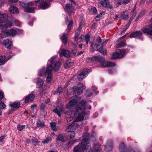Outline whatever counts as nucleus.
Returning a JSON list of instances; mask_svg holds the SVG:
<instances>
[{"mask_svg":"<svg viewBox=\"0 0 152 152\" xmlns=\"http://www.w3.org/2000/svg\"><path fill=\"white\" fill-rule=\"evenodd\" d=\"M66 107L70 110L75 109V112L69 110L66 113V119L68 122L72 121L75 116V121H82L84 117L86 109H91V106L87 105L84 100H82L78 102L76 99L72 98L70 101L67 104Z\"/></svg>","mask_w":152,"mask_h":152,"instance_id":"1","label":"nucleus"},{"mask_svg":"<svg viewBox=\"0 0 152 152\" xmlns=\"http://www.w3.org/2000/svg\"><path fill=\"white\" fill-rule=\"evenodd\" d=\"M92 61H98L99 62L102 66L105 67H112L115 65V63L110 61H105V58L102 56H97L93 57L91 59Z\"/></svg>","mask_w":152,"mask_h":152,"instance_id":"2","label":"nucleus"},{"mask_svg":"<svg viewBox=\"0 0 152 152\" xmlns=\"http://www.w3.org/2000/svg\"><path fill=\"white\" fill-rule=\"evenodd\" d=\"M91 147L86 143L81 142L79 143L73 149V152H91Z\"/></svg>","mask_w":152,"mask_h":152,"instance_id":"3","label":"nucleus"},{"mask_svg":"<svg viewBox=\"0 0 152 152\" xmlns=\"http://www.w3.org/2000/svg\"><path fill=\"white\" fill-rule=\"evenodd\" d=\"M19 4L21 6L25 8L24 11L26 12H33L35 10V7H31L33 6H36L35 5V1L33 2H31L26 3H24L23 2H20Z\"/></svg>","mask_w":152,"mask_h":152,"instance_id":"4","label":"nucleus"},{"mask_svg":"<svg viewBox=\"0 0 152 152\" xmlns=\"http://www.w3.org/2000/svg\"><path fill=\"white\" fill-rule=\"evenodd\" d=\"M102 40L101 37L99 36H98V38L96 39V42L95 44H94V45L96 46L97 50L103 55H105L107 53V50L103 49L102 47L103 45L102 44Z\"/></svg>","mask_w":152,"mask_h":152,"instance_id":"5","label":"nucleus"},{"mask_svg":"<svg viewBox=\"0 0 152 152\" xmlns=\"http://www.w3.org/2000/svg\"><path fill=\"white\" fill-rule=\"evenodd\" d=\"M73 123L69 125L66 129V131L67 132H70L69 135L70 136V139L74 137L75 135V133L73 130L76 129L77 126L76 123L73 122Z\"/></svg>","mask_w":152,"mask_h":152,"instance_id":"6","label":"nucleus"},{"mask_svg":"<svg viewBox=\"0 0 152 152\" xmlns=\"http://www.w3.org/2000/svg\"><path fill=\"white\" fill-rule=\"evenodd\" d=\"M19 30L16 28H14L10 29L9 31L4 30V31H2L1 34L2 35L3 34L5 35V37H7L10 36L12 37H14L16 34H19Z\"/></svg>","mask_w":152,"mask_h":152,"instance_id":"7","label":"nucleus"},{"mask_svg":"<svg viewBox=\"0 0 152 152\" xmlns=\"http://www.w3.org/2000/svg\"><path fill=\"white\" fill-rule=\"evenodd\" d=\"M99 3L104 7L108 8L110 9H112L113 7L110 4V1L109 0H99Z\"/></svg>","mask_w":152,"mask_h":152,"instance_id":"8","label":"nucleus"},{"mask_svg":"<svg viewBox=\"0 0 152 152\" xmlns=\"http://www.w3.org/2000/svg\"><path fill=\"white\" fill-rule=\"evenodd\" d=\"M142 30L148 35H152V23L148 25V27L144 28Z\"/></svg>","mask_w":152,"mask_h":152,"instance_id":"9","label":"nucleus"},{"mask_svg":"<svg viewBox=\"0 0 152 152\" xmlns=\"http://www.w3.org/2000/svg\"><path fill=\"white\" fill-rule=\"evenodd\" d=\"M84 89L83 84L81 83H79L77 87L74 89V92L78 94H80L83 93V89Z\"/></svg>","mask_w":152,"mask_h":152,"instance_id":"10","label":"nucleus"},{"mask_svg":"<svg viewBox=\"0 0 152 152\" xmlns=\"http://www.w3.org/2000/svg\"><path fill=\"white\" fill-rule=\"evenodd\" d=\"M113 148V142L111 140H108L105 146V151L107 152H110L112 151Z\"/></svg>","mask_w":152,"mask_h":152,"instance_id":"11","label":"nucleus"},{"mask_svg":"<svg viewBox=\"0 0 152 152\" xmlns=\"http://www.w3.org/2000/svg\"><path fill=\"white\" fill-rule=\"evenodd\" d=\"M32 92L26 96L25 99V102L28 103L29 102L33 101L35 97L34 95Z\"/></svg>","mask_w":152,"mask_h":152,"instance_id":"12","label":"nucleus"},{"mask_svg":"<svg viewBox=\"0 0 152 152\" xmlns=\"http://www.w3.org/2000/svg\"><path fill=\"white\" fill-rule=\"evenodd\" d=\"M64 9L67 11L69 14H71L73 12L74 8L72 5L70 4H66Z\"/></svg>","mask_w":152,"mask_h":152,"instance_id":"13","label":"nucleus"},{"mask_svg":"<svg viewBox=\"0 0 152 152\" xmlns=\"http://www.w3.org/2000/svg\"><path fill=\"white\" fill-rule=\"evenodd\" d=\"M59 56L60 57L64 56L65 57H70V54L68 50L62 49L59 54Z\"/></svg>","mask_w":152,"mask_h":152,"instance_id":"14","label":"nucleus"},{"mask_svg":"<svg viewBox=\"0 0 152 152\" xmlns=\"http://www.w3.org/2000/svg\"><path fill=\"white\" fill-rule=\"evenodd\" d=\"M119 150L120 152H126L127 151V146L124 143H121L119 146Z\"/></svg>","mask_w":152,"mask_h":152,"instance_id":"15","label":"nucleus"},{"mask_svg":"<svg viewBox=\"0 0 152 152\" xmlns=\"http://www.w3.org/2000/svg\"><path fill=\"white\" fill-rule=\"evenodd\" d=\"M88 71V69H84L78 75V78L79 80H82L84 77V76L87 73Z\"/></svg>","mask_w":152,"mask_h":152,"instance_id":"16","label":"nucleus"},{"mask_svg":"<svg viewBox=\"0 0 152 152\" xmlns=\"http://www.w3.org/2000/svg\"><path fill=\"white\" fill-rule=\"evenodd\" d=\"M101 149L100 145L99 144H95L91 152H100Z\"/></svg>","mask_w":152,"mask_h":152,"instance_id":"17","label":"nucleus"},{"mask_svg":"<svg viewBox=\"0 0 152 152\" xmlns=\"http://www.w3.org/2000/svg\"><path fill=\"white\" fill-rule=\"evenodd\" d=\"M7 18V15L5 14H1L0 13V24L5 22Z\"/></svg>","mask_w":152,"mask_h":152,"instance_id":"18","label":"nucleus"},{"mask_svg":"<svg viewBox=\"0 0 152 152\" xmlns=\"http://www.w3.org/2000/svg\"><path fill=\"white\" fill-rule=\"evenodd\" d=\"M67 139L64 135L61 134L58 135L56 140L57 141L63 142H65Z\"/></svg>","mask_w":152,"mask_h":152,"instance_id":"19","label":"nucleus"},{"mask_svg":"<svg viewBox=\"0 0 152 152\" xmlns=\"http://www.w3.org/2000/svg\"><path fill=\"white\" fill-rule=\"evenodd\" d=\"M61 66V64L60 62L58 61L56 62L53 67V71L55 72L58 71Z\"/></svg>","mask_w":152,"mask_h":152,"instance_id":"20","label":"nucleus"},{"mask_svg":"<svg viewBox=\"0 0 152 152\" xmlns=\"http://www.w3.org/2000/svg\"><path fill=\"white\" fill-rule=\"evenodd\" d=\"M53 69L52 64H48L46 68L45 72L47 74H52L51 72Z\"/></svg>","mask_w":152,"mask_h":152,"instance_id":"21","label":"nucleus"},{"mask_svg":"<svg viewBox=\"0 0 152 152\" xmlns=\"http://www.w3.org/2000/svg\"><path fill=\"white\" fill-rule=\"evenodd\" d=\"M89 134L88 133H84L83 134V142L84 143H86L89 139Z\"/></svg>","mask_w":152,"mask_h":152,"instance_id":"22","label":"nucleus"},{"mask_svg":"<svg viewBox=\"0 0 152 152\" xmlns=\"http://www.w3.org/2000/svg\"><path fill=\"white\" fill-rule=\"evenodd\" d=\"M142 34V32L139 31H137L133 32L130 35V37L134 38L141 35Z\"/></svg>","mask_w":152,"mask_h":152,"instance_id":"23","label":"nucleus"},{"mask_svg":"<svg viewBox=\"0 0 152 152\" xmlns=\"http://www.w3.org/2000/svg\"><path fill=\"white\" fill-rule=\"evenodd\" d=\"M9 10L11 13H18L19 12L18 8L14 6H11L10 7Z\"/></svg>","mask_w":152,"mask_h":152,"instance_id":"24","label":"nucleus"},{"mask_svg":"<svg viewBox=\"0 0 152 152\" xmlns=\"http://www.w3.org/2000/svg\"><path fill=\"white\" fill-rule=\"evenodd\" d=\"M4 45L7 48H9L10 47L12 43L8 39H5L4 40Z\"/></svg>","mask_w":152,"mask_h":152,"instance_id":"25","label":"nucleus"},{"mask_svg":"<svg viewBox=\"0 0 152 152\" xmlns=\"http://www.w3.org/2000/svg\"><path fill=\"white\" fill-rule=\"evenodd\" d=\"M36 83L37 84V88H39L43 86V82L41 79L38 78L37 79Z\"/></svg>","mask_w":152,"mask_h":152,"instance_id":"26","label":"nucleus"},{"mask_svg":"<svg viewBox=\"0 0 152 152\" xmlns=\"http://www.w3.org/2000/svg\"><path fill=\"white\" fill-rule=\"evenodd\" d=\"M61 39L64 44H66L67 42L66 34L63 33L62 35L60 37Z\"/></svg>","mask_w":152,"mask_h":152,"instance_id":"27","label":"nucleus"},{"mask_svg":"<svg viewBox=\"0 0 152 152\" xmlns=\"http://www.w3.org/2000/svg\"><path fill=\"white\" fill-rule=\"evenodd\" d=\"M6 56H0V65H3L7 61Z\"/></svg>","mask_w":152,"mask_h":152,"instance_id":"28","label":"nucleus"},{"mask_svg":"<svg viewBox=\"0 0 152 152\" xmlns=\"http://www.w3.org/2000/svg\"><path fill=\"white\" fill-rule=\"evenodd\" d=\"M62 110V108H60L59 109L57 107L55 109L53 110V111L54 113L57 114L58 116L60 117L61 115L60 114Z\"/></svg>","mask_w":152,"mask_h":152,"instance_id":"29","label":"nucleus"},{"mask_svg":"<svg viewBox=\"0 0 152 152\" xmlns=\"http://www.w3.org/2000/svg\"><path fill=\"white\" fill-rule=\"evenodd\" d=\"M45 73H46V72L45 68V67H43L39 71L38 75L39 76H42L45 75Z\"/></svg>","mask_w":152,"mask_h":152,"instance_id":"30","label":"nucleus"},{"mask_svg":"<svg viewBox=\"0 0 152 152\" xmlns=\"http://www.w3.org/2000/svg\"><path fill=\"white\" fill-rule=\"evenodd\" d=\"M10 106L12 107L18 108L20 106V103L19 102H14L13 103L10 104Z\"/></svg>","mask_w":152,"mask_h":152,"instance_id":"31","label":"nucleus"},{"mask_svg":"<svg viewBox=\"0 0 152 152\" xmlns=\"http://www.w3.org/2000/svg\"><path fill=\"white\" fill-rule=\"evenodd\" d=\"M126 42L125 41H123L119 43L116 46V48H120L125 45Z\"/></svg>","mask_w":152,"mask_h":152,"instance_id":"32","label":"nucleus"},{"mask_svg":"<svg viewBox=\"0 0 152 152\" xmlns=\"http://www.w3.org/2000/svg\"><path fill=\"white\" fill-rule=\"evenodd\" d=\"M118 58H119V53L117 52H115L112 54L111 59H115Z\"/></svg>","mask_w":152,"mask_h":152,"instance_id":"33","label":"nucleus"},{"mask_svg":"<svg viewBox=\"0 0 152 152\" xmlns=\"http://www.w3.org/2000/svg\"><path fill=\"white\" fill-rule=\"evenodd\" d=\"M52 138L50 137H48L44 140L42 142V143L43 144L48 143L51 142Z\"/></svg>","mask_w":152,"mask_h":152,"instance_id":"34","label":"nucleus"},{"mask_svg":"<svg viewBox=\"0 0 152 152\" xmlns=\"http://www.w3.org/2000/svg\"><path fill=\"white\" fill-rule=\"evenodd\" d=\"M119 50V58H121L124 57L125 53V50Z\"/></svg>","mask_w":152,"mask_h":152,"instance_id":"35","label":"nucleus"},{"mask_svg":"<svg viewBox=\"0 0 152 152\" xmlns=\"http://www.w3.org/2000/svg\"><path fill=\"white\" fill-rule=\"evenodd\" d=\"M73 64L72 63L68 61L66 62L64 64V67L65 68H68L69 67H71Z\"/></svg>","mask_w":152,"mask_h":152,"instance_id":"36","label":"nucleus"},{"mask_svg":"<svg viewBox=\"0 0 152 152\" xmlns=\"http://www.w3.org/2000/svg\"><path fill=\"white\" fill-rule=\"evenodd\" d=\"M56 122H52L50 123V126L52 129L54 131L57 130V128L56 127Z\"/></svg>","mask_w":152,"mask_h":152,"instance_id":"37","label":"nucleus"},{"mask_svg":"<svg viewBox=\"0 0 152 152\" xmlns=\"http://www.w3.org/2000/svg\"><path fill=\"white\" fill-rule=\"evenodd\" d=\"M32 143L34 146H36L39 142L38 141V140L36 138H33L31 140Z\"/></svg>","mask_w":152,"mask_h":152,"instance_id":"38","label":"nucleus"},{"mask_svg":"<svg viewBox=\"0 0 152 152\" xmlns=\"http://www.w3.org/2000/svg\"><path fill=\"white\" fill-rule=\"evenodd\" d=\"M48 75L46 79L47 82L48 83H50L52 79V74H47Z\"/></svg>","mask_w":152,"mask_h":152,"instance_id":"39","label":"nucleus"},{"mask_svg":"<svg viewBox=\"0 0 152 152\" xmlns=\"http://www.w3.org/2000/svg\"><path fill=\"white\" fill-rule=\"evenodd\" d=\"M78 139H75L69 141L68 143V146L69 147L72 146L75 142H77Z\"/></svg>","mask_w":152,"mask_h":152,"instance_id":"40","label":"nucleus"},{"mask_svg":"<svg viewBox=\"0 0 152 152\" xmlns=\"http://www.w3.org/2000/svg\"><path fill=\"white\" fill-rule=\"evenodd\" d=\"M125 12H123L121 15V18L123 19H126L128 18V15L127 14H125Z\"/></svg>","mask_w":152,"mask_h":152,"instance_id":"41","label":"nucleus"},{"mask_svg":"<svg viewBox=\"0 0 152 152\" xmlns=\"http://www.w3.org/2000/svg\"><path fill=\"white\" fill-rule=\"evenodd\" d=\"M37 126L38 127H42L44 126V123L41 121L40 120L37 121Z\"/></svg>","mask_w":152,"mask_h":152,"instance_id":"42","label":"nucleus"},{"mask_svg":"<svg viewBox=\"0 0 152 152\" xmlns=\"http://www.w3.org/2000/svg\"><path fill=\"white\" fill-rule=\"evenodd\" d=\"M130 2V1L129 0H123L122 1L120 2H118L117 4L118 6H120L123 4H126L129 3Z\"/></svg>","mask_w":152,"mask_h":152,"instance_id":"43","label":"nucleus"},{"mask_svg":"<svg viewBox=\"0 0 152 152\" xmlns=\"http://www.w3.org/2000/svg\"><path fill=\"white\" fill-rule=\"evenodd\" d=\"M25 125L18 124L17 126V128L19 131H22L25 128Z\"/></svg>","mask_w":152,"mask_h":152,"instance_id":"44","label":"nucleus"},{"mask_svg":"<svg viewBox=\"0 0 152 152\" xmlns=\"http://www.w3.org/2000/svg\"><path fill=\"white\" fill-rule=\"evenodd\" d=\"M90 37L89 35L88 34L86 35L85 37V40L86 44H88V42L90 40Z\"/></svg>","mask_w":152,"mask_h":152,"instance_id":"45","label":"nucleus"},{"mask_svg":"<svg viewBox=\"0 0 152 152\" xmlns=\"http://www.w3.org/2000/svg\"><path fill=\"white\" fill-rule=\"evenodd\" d=\"M6 107V105L4 103L0 100V109H4Z\"/></svg>","mask_w":152,"mask_h":152,"instance_id":"46","label":"nucleus"},{"mask_svg":"<svg viewBox=\"0 0 152 152\" xmlns=\"http://www.w3.org/2000/svg\"><path fill=\"white\" fill-rule=\"evenodd\" d=\"M73 24L72 21H70L69 22L68 26H67V28L69 31H70L71 29V27Z\"/></svg>","mask_w":152,"mask_h":152,"instance_id":"47","label":"nucleus"},{"mask_svg":"<svg viewBox=\"0 0 152 152\" xmlns=\"http://www.w3.org/2000/svg\"><path fill=\"white\" fill-rule=\"evenodd\" d=\"M129 24H127L124 27V28H123L122 31H121V33H122L124 32L129 27Z\"/></svg>","mask_w":152,"mask_h":152,"instance_id":"48","label":"nucleus"},{"mask_svg":"<svg viewBox=\"0 0 152 152\" xmlns=\"http://www.w3.org/2000/svg\"><path fill=\"white\" fill-rule=\"evenodd\" d=\"M56 58V57L54 56L51 58L48 61V62H50V64H53L55 62V60Z\"/></svg>","mask_w":152,"mask_h":152,"instance_id":"49","label":"nucleus"},{"mask_svg":"<svg viewBox=\"0 0 152 152\" xmlns=\"http://www.w3.org/2000/svg\"><path fill=\"white\" fill-rule=\"evenodd\" d=\"M102 16V14L100 13L99 15H98L95 17V19L97 21H99L100 20V18Z\"/></svg>","mask_w":152,"mask_h":152,"instance_id":"50","label":"nucleus"},{"mask_svg":"<svg viewBox=\"0 0 152 152\" xmlns=\"http://www.w3.org/2000/svg\"><path fill=\"white\" fill-rule=\"evenodd\" d=\"M86 94L87 96L89 97L92 95L93 93L91 92H90V90H87L86 91Z\"/></svg>","mask_w":152,"mask_h":152,"instance_id":"51","label":"nucleus"},{"mask_svg":"<svg viewBox=\"0 0 152 152\" xmlns=\"http://www.w3.org/2000/svg\"><path fill=\"white\" fill-rule=\"evenodd\" d=\"M3 25H4V27L6 28L10 27L12 26V24L10 22H7Z\"/></svg>","mask_w":152,"mask_h":152,"instance_id":"52","label":"nucleus"},{"mask_svg":"<svg viewBox=\"0 0 152 152\" xmlns=\"http://www.w3.org/2000/svg\"><path fill=\"white\" fill-rule=\"evenodd\" d=\"M46 103H43L41 106L40 110L41 111H44L45 110V108L46 107Z\"/></svg>","mask_w":152,"mask_h":152,"instance_id":"53","label":"nucleus"},{"mask_svg":"<svg viewBox=\"0 0 152 152\" xmlns=\"http://www.w3.org/2000/svg\"><path fill=\"white\" fill-rule=\"evenodd\" d=\"M91 11H92L94 14H96L97 12L96 8L95 7H93L91 9Z\"/></svg>","mask_w":152,"mask_h":152,"instance_id":"54","label":"nucleus"},{"mask_svg":"<svg viewBox=\"0 0 152 152\" xmlns=\"http://www.w3.org/2000/svg\"><path fill=\"white\" fill-rule=\"evenodd\" d=\"M94 45V42H91V49L90 50V51L91 52H94V50L93 48V46Z\"/></svg>","mask_w":152,"mask_h":152,"instance_id":"55","label":"nucleus"},{"mask_svg":"<svg viewBox=\"0 0 152 152\" xmlns=\"http://www.w3.org/2000/svg\"><path fill=\"white\" fill-rule=\"evenodd\" d=\"M17 0H8V2L10 4H14L16 3Z\"/></svg>","mask_w":152,"mask_h":152,"instance_id":"56","label":"nucleus"},{"mask_svg":"<svg viewBox=\"0 0 152 152\" xmlns=\"http://www.w3.org/2000/svg\"><path fill=\"white\" fill-rule=\"evenodd\" d=\"M79 35V32L75 33V40L77 41L78 40L77 38H78Z\"/></svg>","mask_w":152,"mask_h":152,"instance_id":"57","label":"nucleus"},{"mask_svg":"<svg viewBox=\"0 0 152 152\" xmlns=\"http://www.w3.org/2000/svg\"><path fill=\"white\" fill-rule=\"evenodd\" d=\"M57 92L58 93H61L62 91V88L61 87H58L57 89Z\"/></svg>","mask_w":152,"mask_h":152,"instance_id":"58","label":"nucleus"},{"mask_svg":"<svg viewBox=\"0 0 152 152\" xmlns=\"http://www.w3.org/2000/svg\"><path fill=\"white\" fill-rule=\"evenodd\" d=\"M4 97V94L3 92L0 91V99H2Z\"/></svg>","mask_w":152,"mask_h":152,"instance_id":"59","label":"nucleus"},{"mask_svg":"<svg viewBox=\"0 0 152 152\" xmlns=\"http://www.w3.org/2000/svg\"><path fill=\"white\" fill-rule=\"evenodd\" d=\"M92 89L93 90V91L94 92H95L96 94H97L98 93L99 91H96L97 89V88L96 87H93Z\"/></svg>","mask_w":152,"mask_h":152,"instance_id":"60","label":"nucleus"},{"mask_svg":"<svg viewBox=\"0 0 152 152\" xmlns=\"http://www.w3.org/2000/svg\"><path fill=\"white\" fill-rule=\"evenodd\" d=\"M5 3V0H0V7L4 5Z\"/></svg>","mask_w":152,"mask_h":152,"instance_id":"61","label":"nucleus"},{"mask_svg":"<svg viewBox=\"0 0 152 152\" xmlns=\"http://www.w3.org/2000/svg\"><path fill=\"white\" fill-rule=\"evenodd\" d=\"M136 15L135 14H133L132 16L131 17L130 19V21H132L134 18L135 16Z\"/></svg>","mask_w":152,"mask_h":152,"instance_id":"62","label":"nucleus"},{"mask_svg":"<svg viewBox=\"0 0 152 152\" xmlns=\"http://www.w3.org/2000/svg\"><path fill=\"white\" fill-rule=\"evenodd\" d=\"M6 135H4L3 136H1L0 137V142H1L3 139L5 138V137L6 136Z\"/></svg>","mask_w":152,"mask_h":152,"instance_id":"63","label":"nucleus"},{"mask_svg":"<svg viewBox=\"0 0 152 152\" xmlns=\"http://www.w3.org/2000/svg\"><path fill=\"white\" fill-rule=\"evenodd\" d=\"M36 105L35 104L32 105L31 106V108L32 111H33L34 108L36 107Z\"/></svg>","mask_w":152,"mask_h":152,"instance_id":"64","label":"nucleus"}]
</instances>
